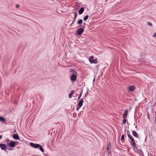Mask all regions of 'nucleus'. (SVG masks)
<instances>
[{"label": "nucleus", "instance_id": "nucleus-21", "mask_svg": "<svg viewBox=\"0 0 156 156\" xmlns=\"http://www.w3.org/2000/svg\"><path fill=\"white\" fill-rule=\"evenodd\" d=\"M94 58V56H91L89 58V62H90V61H92Z\"/></svg>", "mask_w": 156, "mask_h": 156}, {"label": "nucleus", "instance_id": "nucleus-4", "mask_svg": "<svg viewBox=\"0 0 156 156\" xmlns=\"http://www.w3.org/2000/svg\"><path fill=\"white\" fill-rule=\"evenodd\" d=\"M135 88L136 87L134 86H132L127 88V90L129 93H130L133 91Z\"/></svg>", "mask_w": 156, "mask_h": 156}, {"label": "nucleus", "instance_id": "nucleus-19", "mask_svg": "<svg viewBox=\"0 0 156 156\" xmlns=\"http://www.w3.org/2000/svg\"><path fill=\"white\" fill-rule=\"evenodd\" d=\"M83 23V21L82 19H80L77 22V23L78 24H81Z\"/></svg>", "mask_w": 156, "mask_h": 156}, {"label": "nucleus", "instance_id": "nucleus-3", "mask_svg": "<svg viewBox=\"0 0 156 156\" xmlns=\"http://www.w3.org/2000/svg\"><path fill=\"white\" fill-rule=\"evenodd\" d=\"M83 102V99L82 98L81 99V101L79 102L76 106V110L78 111L80 109L81 107L82 106Z\"/></svg>", "mask_w": 156, "mask_h": 156}, {"label": "nucleus", "instance_id": "nucleus-34", "mask_svg": "<svg viewBox=\"0 0 156 156\" xmlns=\"http://www.w3.org/2000/svg\"><path fill=\"white\" fill-rule=\"evenodd\" d=\"M19 6H19V5H16V8H19Z\"/></svg>", "mask_w": 156, "mask_h": 156}, {"label": "nucleus", "instance_id": "nucleus-1", "mask_svg": "<svg viewBox=\"0 0 156 156\" xmlns=\"http://www.w3.org/2000/svg\"><path fill=\"white\" fill-rule=\"evenodd\" d=\"M70 72L72 74L70 76V80L72 82H74L76 80L77 73L75 70L73 69H71Z\"/></svg>", "mask_w": 156, "mask_h": 156}, {"label": "nucleus", "instance_id": "nucleus-2", "mask_svg": "<svg viewBox=\"0 0 156 156\" xmlns=\"http://www.w3.org/2000/svg\"><path fill=\"white\" fill-rule=\"evenodd\" d=\"M130 144L133 147V150H136V144L134 139L131 140V141H130Z\"/></svg>", "mask_w": 156, "mask_h": 156}, {"label": "nucleus", "instance_id": "nucleus-24", "mask_svg": "<svg viewBox=\"0 0 156 156\" xmlns=\"http://www.w3.org/2000/svg\"><path fill=\"white\" fill-rule=\"evenodd\" d=\"M77 16V13H76V12L75 13H74V17L73 18V19H74V21L75 20L76 17Z\"/></svg>", "mask_w": 156, "mask_h": 156}, {"label": "nucleus", "instance_id": "nucleus-27", "mask_svg": "<svg viewBox=\"0 0 156 156\" xmlns=\"http://www.w3.org/2000/svg\"><path fill=\"white\" fill-rule=\"evenodd\" d=\"M122 123L123 124H125L126 123V119L125 118H123V120H122Z\"/></svg>", "mask_w": 156, "mask_h": 156}, {"label": "nucleus", "instance_id": "nucleus-20", "mask_svg": "<svg viewBox=\"0 0 156 156\" xmlns=\"http://www.w3.org/2000/svg\"><path fill=\"white\" fill-rule=\"evenodd\" d=\"M6 140L7 145H9V144L10 142L11 141V140H9V139L8 138L6 139Z\"/></svg>", "mask_w": 156, "mask_h": 156}, {"label": "nucleus", "instance_id": "nucleus-8", "mask_svg": "<svg viewBox=\"0 0 156 156\" xmlns=\"http://www.w3.org/2000/svg\"><path fill=\"white\" fill-rule=\"evenodd\" d=\"M135 152H136L138 153L140 155L142 156L143 155V152L141 150H138L136 147V150H134Z\"/></svg>", "mask_w": 156, "mask_h": 156}, {"label": "nucleus", "instance_id": "nucleus-16", "mask_svg": "<svg viewBox=\"0 0 156 156\" xmlns=\"http://www.w3.org/2000/svg\"><path fill=\"white\" fill-rule=\"evenodd\" d=\"M0 121L5 123L6 122L5 119L4 117H0Z\"/></svg>", "mask_w": 156, "mask_h": 156}, {"label": "nucleus", "instance_id": "nucleus-18", "mask_svg": "<svg viewBox=\"0 0 156 156\" xmlns=\"http://www.w3.org/2000/svg\"><path fill=\"white\" fill-rule=\"evenodd\" d=\"M74 91H72L71 93L69 94V98H72V95L74 94Z\"/></svg>", "mask_w": 156, "mask_h": 156}, {"label": "nucleus", "instance_id": "nucleus-25", "mask_svg": "<svg viewBox=\"0 0 156 156\" xmlns=\"http://www.w3.org/2000/svg\"><path fill=\"white\" fill-rule=\"evenodd\" d=\"M121 140L122 142L124 140V135H122V136L121 138Z\"/></svg>", "mask_w": 156, "mask_h": 156}, {"label": "nucleus", "instance_id": "nucleus-15", "mask_svg": "<svg viewBox=\"0 0 156 156\" xmlns=\"http://www.w3.org/2000/svg\"><path fill=\"white\" fill-rule=\"evenodd\" d=\"M84 11V9L83 8H81L79 11V13L80 15L82 14Z\"/></svg>", "mask_w": 156, "mask_h": 156}, {"label": "nucleus", "instance_id": "nucleus-32", "mask_svg": "<svg viewBox=\"0 0 156 156\" xmlns=\"http://www.w3.org/2000/svg\"><path fill=\"white\" fill-rule=\"evenodd\" d=\"M153 37H156V33H154L153 35Z\"/></svg>", "mask_w": 156, "mask_h": 156}, {"label": "nucleus", "instance_id": "nucleus-30", "mask_svg": "<svg viewBox=\"0 0 156 156\" xmlns=\"http://www.w3.org/2000/svg\"><path fill=\"white\" fill-rule=\"evenodd\" d=\"M147 118H148V119L149 120H150V117L149 116V113H147Z\"/></svg>", "mask_w": 156, "mask_h": 156}, {"label": "nucleus", "instance_id": "nucleus-33", "mask_svg": "<svg viewBox=\"0 0 156 156\" xmlns=\"http://www.w3.org/2000/svg\"><path fill=\"white\" fill-rule=\"evenodd\" d=\"M2 135L0 136V140L2 138Z\"/></svg>", "mask_w": 156, "mask_h": 156}, {"label": "nucleus", "instance_id": "nucleus-7", "mask_svg": "<svg viewBox=\"0 0 156 156\" xmlns=\"http://www.w3.org/2000/svg\"><path fill=\"white\" fill-rule=\"evenodd\" d=\"M0 147L2 150H5L7 148V146L4 144H0Z\"/></svg>", "mask_w": 156, "mask_h": 156}, {"label": "nucleus", "instance_id": "nucleus-6", "mask_svg": "<svg viewBox=\"0 0 156 156\" xmlns=\"http://www.w3.org/2000/svg\"><path fill=\"white\" fill-rule=\"evenodd\" d=\"M30 145L32 147L35 148H37L40 147V145L38 144H34L33 143H31Z\"/></svg>", "mask_w": 156, "mask_h": 156}, {"label": "nucleus", "instance_id": "nucleus-26", "mask_svg": "<svg viewBox=\"0 0 156 156\" xmlns=\"http://www.w3.org/2000/svg\"><path fill=\"white\" fill-rule=\"evenodd\" d=\"M85 23H83L82 24L80 25V27L84 28L85 27Z\"/></svg>", "mask_w": 156, "mask_h": 156}, {"label": "nucleus", "instance_id": "nucleus-13", "mask_svg": "<svg viewBox=\"0 0 156 156\" xmlns=\"http://www.w3.org/2000/svg\"><path fill=\"white\" fill-rule=\"evenodd\" d=\"M128 111L127 110L125 111L122 116V117L123 118H126V117L128 115Z\"/></svg>", "mask_w": 156, "mask_h": 156}, {"label": "nucleus", "instance_id": "nucleus-36", "mask_svg": "<svg viewBox=\"0 0 156 156\" xmlns=\"http://www.w3.org/2000/svg\"><path fill=\"white\" fill-rule=\"evenodd\" d=\"M137 127V126H135V128H136Z\"/></svg>", "mask_w": 156, "mask_h": 156}, {"label": "nucleus", "instance_id": "nucleus-17", "mask_svg": "<svg viewBox=\"0 0 156 156\" xmlns=\"http://www.w3.org/2000/svg\"><path fill=\"white\" fill-rule=\"evenodd\" d=\"M90 62L91 63H97V59H93L92 61H90Z\"/></svg>", "mask_w": 156, "mask_h": 156}, {"label": "nucleus", "instance_id": "nucleus-28", "mask_svg": "<svg viewBox=\"0 0 156 156\" xmlns=\"http://www.w3.org/2000/svg\"><path fill=\"white\" fill-rule=\"evenodd\" d=\"M147 24L149 26H151V27L153 26L152 23H150V22H147Z\"/></svg>", "mask_w": 156, "mask_h": 156}, {"label": "nucleus", "instance_id": "nucleus-5", "mask_svg": "<svg viewBox=\"0 0 156 156\" xmlns=\"http://www.w3.org/2000/svg\"><path fill=\"white\" fill-rule=\"evenodd\" d=\"M107 150L108 152V154H111V144L110 143H109L107 147Z\"/></svg>", "mask_w": 156, "mask_h": 156}, {"label": "nucleus", "instance_id": "nucleus-11", "mask_svg": "<svg viewBox=\"0 0 156 156\" xmlns=\"http://www.w3.org/2000/svg\"><path fill=\"white\" fill-rule=\"evenodd\" d=\"M132 134L133 135V136L135 137H136V138H138V134L136 132V131H132Z\"/></svg>", "mask_w": 156, "mask_h": 156}, {"label": "nucleus", "instance_id": "nucleus-10", "mask_svg": "<svg viewBox=\"0 0 156 156\" xmlns=\"http://www.w3.org/2000/svg\"><path fill=\"white\" fill-rule=\"evenodd\" d=\"M83 32V28H79L77 30V34L79 35H80L82 34Z\"/></svg>", "mask_w": 156, "mask_h": 156}, {"label": "nucleus", "instance_id": "nucleus-14", "mask_svg": "<svg viewBox=\"0 0 156 156\" xmlns=\"http://www.w3.org/2000/svg\"><path fill=\"white\" fill-rule=\"evenodd\" d=\"M13 137L14 139L16 140H18L19 139V137L17 134H13Z\"/></svg>", "mask_w": 156, "mask_h": 156}, {"label": "nucleus", "instance_id": "nucleus-12", "mask_svg": "<svg viewBox=\"0 0 156 156\" xmlns=\"http://www.w3.org/2000/svg\"><path fill=\"white\" fill-rule=\"evenodd\" d=\"M128 136L129 138L131 140L134 139L132 136L130 134V133L129 131H127V132Z\"/></svg>", "mask_w": 156, "mask_h": 156}, {"label": "nucleus", "instance_id": "nucleus-23", "mask_svg": "<svg viewBox=\"0 0 156 156\" xmlns=\"http://www.w3.org/2000/svg\"><path fill=\"white\" fill-rule=\"evenodd\" d=\"M89 16L88 15H87L86 16H84L83 18V19L84 21H86L88 18Z\"/></svg>", "mask_w": 156, "mask_h": 156}, {"label": "nucleus", "instance_id": "nucleus-22", "mask_svg": "<svg viewBox=\"0 0 156 156\" xmlns=\"http://www.w3.org/2000/svg\"><path fill=\"white\" fill-rule=\"evenodd\" d=\"M39 147V149H40V150L42 152H44V149H43V148H42V147H41V146H40V147Z\"/></svg>", "mask_w": 156, "mask_h": 156}, {"label": "nucleus", "instance_id": "nucleus-9", "mask_svg": "<svg viewBox=\"0 0 156 156\" xmlns=\"http://www.w3.org/2000/svg\"><path fill=\"white\" fill-rule=\"evenodd\" d=\"M16 145V143L15 142L11 141L9 144V146L10 147H14Z\"/></svg>", "mask_w": 156, "mask_h": 156}, {"label": "nucleus", "instance_id": "nucleus-31", "mask_svg": "<svg viewBox=\"0 0 156 156\" xmlns=\"http://www.w3.org/2000/svg\"><path fill=\"white\" fill-rule=\"evenodd\" d=\"M82 92H81V93L80 94V95H79V97H78V99H80V98H81V95H82Z\"/></svg>", "mask_w": 156, "mask_h": 156}, {"label": "nucleus", "instance_id": "nucleus-37", "mask_svg": "<svg viewBox=\"0 0 156 156\" xmlns=\"http://www.w3.org/2000/svg\"><path fill=\"white\" fill-rule=\"evenodd\" d=\"M147 136H146V137H145V140H146V138H147Z\"/></svg>", "mask_w": 156, "mask_h": 156}, {"label": "nucleus", "instance_id": "nucleus-29", "mask_svg": "<svg viewBox=\"0 0 156 156\" xmlns=\"http://www.w3.org/2000/svg\"><path fill=\"white\" fill-rule=\"evenodd\" d=\"M144 60L145 59L144 58H141L140 60V61L141 62H145V61H144Z\"/></svg>", "mask_w": 156, "mask_h": 156}, {"label": "nucleus", "instance_id": "nucleus-35", "mask_svg": "<svg viewBox=\"0 0 156 156\" xmlns=\"http://www.w3.org/2000/svg\"><path fill=\"white\" fill-rule=\"evenodd\" d=\"M74 22H75V20L74 21V20H73L72 24H73Z\"/></svg>", "mask_w": 156, "mask_h": 156}]
</instances>
